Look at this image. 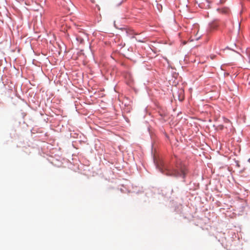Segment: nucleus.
Instances as JSON below:
<instances>
[{"label": "nucleus", "mask_w": 250, "mask_h": 250, "mask_svg": "<svg viewBox=\"0 0 250 250\" xmlns=\"http://www.w3.org/2000/svg\"><path fill=\"white\" fill-rule=\"evenodd\" d=\"M90 1H91L92 3H95V1H94V0H90Z\"/></svg>", "instance_id": "obj_7"}, {"label": "nucleus", "mask_w": 250, "mask_h": 250, "mask_svg": "<svg viewBox=\"0 0 250 250\" xmlns=\"http://www.w3.org/2000/svg\"><path fill=\"white\" fill-rule=\"evenodd\" d=\"M76 40L80 43H82L83 42V39L80 36L77 35L76 36Z\"/></svg>", "instance_id": "obj_3"}, {"label": "nucleus", "mask_w": 250, "mask_h": 250, "mask_svg": "<svg viewBox=\"0 0 250 250\" xmlns=\"http://www.w3.org/2000/svg\"><path fill=\"white\" fill-rule=\"evenodd\" d=\"M217 26L218 25L216 24V23H212L210 25V28L211 29H215V28H216L217 27Z\"/></svg>", "instance_id": "obj_5"}, {"label": "nucleus", "mask_w": 250, "mask_h": 250, "mask_svg": "<svg viewBox=\"0 0 250 250\" xmlns=\"http://www.w3.org/2000/svg\"><path fill=\"white\" fill-rule=\"evenodd\" d=\"M160 171L164 174L173 177H180L184 178L186 175V168L184 166H176V168L172 169L160 168Z\"/></svg>", "instance_id": "obj_1"}, {"label": "nucleus", "mask_w": 250, "mask_h": 250, "mask_svg": "<svg viewBox=\"0 0 250 250\" xmlns=\"http://www.w3.org/2000/svg\"><path fill=\"white\" fill-rule=\"evenodd\" d=\"M133 38H135L136 40H137L138 42H145V38H143L142 39H137V38H136L135 37H133Z\"/></svg>", "instance_id": "obj_6"}, {"label": "nucleus", "mask_w": 250, "mask_h": 250, "mask_svg": "<svg viewBox=\"0 0 250 250\" xmlns=\"http://www.w3.org/2000/svg\"><path fill=\"white\" fill-rule=\"evenodd\" d=\"M249 57V62H250V54Z\"/></svg>", "instance_id": "obj_8"}, {"label": "nucleus", "mask_w": 250, "mask_h": 250, "mask_svg": "<svg viewBox=\"0 0 250 250\" xmlns=\"http://www.w3.org/2000/svg\"><path fill=\"white\" fill-rule=\"evenodd\" d=\"M116 2V5L118 6L121 4L125 0H115Z\"/></svg>", "instance_id": "obj_4"}, {"label": "nucleus", "mask_w": 250, "mask_h": 250, "mask_svg": "<svg viewBox=\"0 0 250 250\" xmlns=\"http://www.w3.org/2000/svg\"><path fill=\"white\" fill-rule=\"evenodd\" d=\"M179 95H178V99L179 101H182L184 100V91L182 89H180L178 91Z\"/></svg>", "instance_id": "obj_2"}]
</instances>
